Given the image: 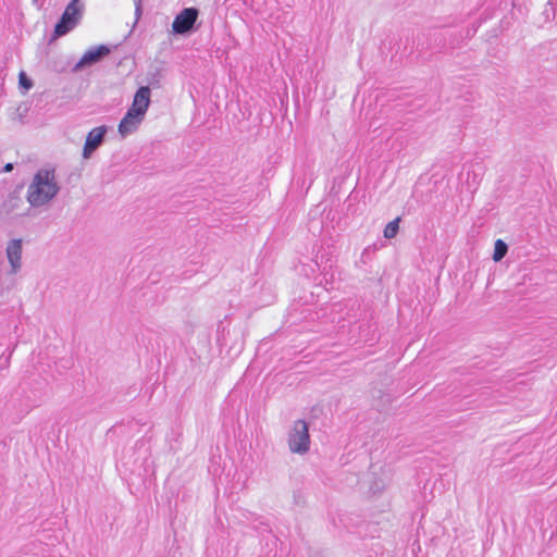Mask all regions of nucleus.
<instances>
[{
    "mask_svg": "<svg viewBox=\"0 0 557 557\" xmlns=\"http://www.w3.org/2000/svg\"><path fill=\"white\" fill-rule=\"evenodd\" d=\"M60 191L55 169L44 166L36 171L27 186L26 200L33 208L48 205Z\"/></svg>",
    "mask_w": 557,
    "mask_h": 557,
    "instance_id": "f257e3e1",
    "label": "nucleus"
},
{
    "mask_svg": "<svg viewBox=\"0 0 557 557\" xmlns=\"http://www.w3.org/2000/svg\"><path fill=\"white\" fill-rule=\"evenodd\" d=\"M333 265V252L329 247L327 250L323 249V251H319L315 258L311 259L309 262H301L298 271L307 278L317 280L318 277H321L319 285H322L326 290H330L334 288L335 275L332 271Z\"/></svg>",
    "mask_w": 557,
    "mask_h": 557,
    "instance_id": "f03ea898",
    "label": "nucleus"
},
{
    "mask_svg": "<svg viewBox=\"0 0 557 557\" xmlns=\"http://www.w3.org/2000/svg\"><path fill=\"white\" fill-rule=\"evenodd\" d=\"M83 11L84 4L81 0H71L54 25L53 37L59 38L73 30L79 23L83 16Z\"/></svg>",
    "mask_w": 557,
    "mask_h": 557,
    "instance_id": "7ed1b4c3",
    "label": "nucleus"
},
{
    "mask_svg": "<svg viewBox=\"0 0 557 557\" xmlns=\"http://www.w3.org/2000/svg\"><path fill=\"white\" fill-rule=\"evenodd\" d=\"M288 448L293 454L304 455L310 449L309 425L302 420H296L288 432Z\"/></svg>",
    "mask_w": 557,
    "mask_h": 557,
    "instance_id": "20e7f679",
    "label": "nucleus"
},
{
    "mask_svg": "<svg viewBox=\"0 0 557 557\" xmlns=\"http://www.w3.org/2000/svg\"><path fill=\"white\" fill-rule=\"evenodd\" d=\"M199 16V10L195 7L183 9L172 23V32L175 35H187L195 30V24Z\"/></svg>",
    "mask_w": 557,
    "mask_h": 557,
    "instance_id": "39448f33",
    "label": "nucleus"
},
{
    "mask_svg": "<svg viewBox=\"0 0 557 557\" xmlns=\"http://www.w3.org/2000/svg\"><path fill=\"white\" fill-rule=\"evenodd\" d=\"M391 469L385 465H371L369 470V493L376 495L382 493L391 481Z\"/></svg>",
    "mask_w": 557,
    "mask_h": 557,
    "instance_id": "423d86ee",
    "label": "nucleus"
},
{
    "mask_svg": "<svg viewBox=\"0 0 557 557\" xmlns=\"http://www.w3.org/2000/svg\"><path fill=\"white\" fill-rule=\"evenodd\" d=\"M111 49L107 45L92 47L82 55L79 61L74 65L73 71L78 72L86 67H90L109 55Z\"/></svg>",
    "mask_w": 557,
    "mask_h": 557,
    "instance_id": "0eeeda50",
    "label": "nucleus"
},
{
    "mask_svg": "<svg viewBox=\"0 0 557 557\" xmlns=\"http://www.w3.org/2000/svg\"><path fill=\"white\" fill-rule=\"evenodd\" d=\"M107 133L108 126L106 125L94 127L91 131L88 132L82 152L84 159L87 160L91 158L94 152L102 146Z\"/></svg>",
    "mask_w": 557,
    "mask_h": 557,
    "instance_id": "6e6552de",
    "label": "nucleus"
},
{
    "mask_svg": "<svg viewBox=\"0 0 557 557\" xmlns=\"http://www.w3.org/2000/svg\"><path fill=\"white\" fill-rule=\"evenodd\" d=\"M151 102V90L149 86H140L134 97L131 107L127 109L131 112L146 116Z\"/></svg>",
    "mask_w": 557,
    "mask_h": 557,
    "instance_id": "1a4fd4ad",
    "label": "nucleus"
},
{
    "mask_svg": "<svg viewBox=\"0 0 557 557\" xmlns=\"http://www.w3.org/2000/svg\"><path fill=\"white\" fill-rule=\"evenodd\" d=\"M144 120H145L144 116L127 110L125 115L122 117V120L119 123V126H117L119 134L122 137H126V136L135 133Z\"/></svg>",
    "mask_w": 557,
    "mask_h": 557,
    "instance_id": "9d476101",
    "label": "nucleus"
},
{
    "mask_svg": "<svg viewBox=\"0 0 557 557\" xmlns=\"http://www.w3.org/2000/svg\"><path fill=\"white\" fill-rule=\"evenodd\" d=\"M8 260L11 264L12 272L15 273L21 267L22 240L12 239L7 247Z\"/></svg>",
    "mask_w": 557,
    "mask_h": 557,
    "instance_id": "9b49d317",
    "label": "nucleus"
},
{
    "mask_svg": "<svg viewBox=\"0 0 557 557\" xmlns=\"http://www.w3.org/2000/svg\"><path fill=\"white\" fill-rule=\"evenodd\" d=\"M13 348L0 344V379H3V372L8 370Z\"/></svg>",
    "mask_w": 557,
    "mask_h": 557,
    "instance_id": "f8f14e48",
    "label": "nucleus"
},
{
    "mask_svg": "<svg viewBox=\"0 0 557 557\" xmlns=\"http://www.w3.org/2000/svg\"><path fill=\"white\" fill-rule=\"evenodd\" d=\"M508 246L503 239H497L494 245L493 260L498 262L500 261L507 253Z\"/></svg>",
    "mask_w": 557,
    "mask_h": 557,
    "instance_id": "ddd939ff",
    "label": "nucleus"
},
{
    "mask_svg": "<svg viewBox=\"0 0 557 557\" xmlns=\"http://www.w3.org/2000/svg\"><path fill=\"white\" fill-rule=\"evenodd\" d=\"M399 222H400V218L398 216L386 224L384 232H383L385 238L392 239L397 235V233L399 231Z\"/></svg>",
    "mask_w": 557,
    "mask_h": 557,
    "instance_id": "4468645a",
    "label": "nucleus"
},
{
    "mask_svg": "<svg viewBox=\"0 0 557 557\" xmlns=\"http://www.w3.org/2000/svg\"><path fill=\"white\" fill-rule=\"evenodd\" d=\"M18 86L23 92L28 91L33 87V81L27 76L24 71L18 74Z\"/></svg>",
    "mask_w": 557,
    "mask_h": 557,
    "instance_id": "2eb2a0df",
    "label": "nucleus"
},
{
    "mask_svg": "<svg viewBox=\"0 0 557 557\" xmlns=\"http://www.w3.org/2000/svg\"><path fill=\"white\" fill-rule=\"evenodd\" d=\"M59 363L62 369H70L73 366V359L71 357H63Z\"/></svg>",
    "mask_w": 557,
    "mask_h": 557,
    "instance_id": "dca6fc26",
    "label": "nucleus"
},
{
    "mask_svg": "<svg viewBox=\"0 0 557 557\" xmlns=\"http://www.w3.org/2000/svg\"><path fill=\"white\" fill-rule=\"evenodd\" d=\"M550 11L554 13L555 9H554L552 2L548 1L547 4H546L544 13L548 16V13H550Z\"/></svg>",
    "mask_w": 557,
    "mask_h": 557,
    "instance_id": "f3484780",
    "label": "nucleus"
},
{
    "mask_svg": "<svg viewBox=\"0 0 557 557\" xmlns=\"http://www.w3.org/2000/svg\"><path fill=\"white\" fill-rule=\"evenodd\" d=\"M13 163H7L3 168H2V172L4 173H9L13 170Z\"/></svg>",
    "mask_w": 557,
    "mask_h": 557,
    "instance_id": "a211bd4d",
    "label": "nucleus"
},
{
    "mask_svg": "<svg viewBox=\"0 0 557 557\" xmlns=\"http://www.w3.org/2000/svg\"><path fill=\"white\" fill-rule=\"evenodd\" d=\"M478 27H473L472 29H468L467 36L471 37L474 33H476Z\"/></svg>",
    "mask_w": 557,
    "mask_h": 557,
    "instance_id": "6ab92c4d",
    "label": "nucleus"
},
{
    "mask_svg": "<svg viewBox=\"0 0 557 557\" xmlns=\"http://www.w3.org/2000/svg\"><path fill=\"white\" fill-rule=\"evenodd\" d=\"M371 250V247H367L364 248L363 252H362V257H364L369 251Z\"/></svg>",
    "mask_w": 557,
    "mask_h": 557,
    "instance_id": "aec40b11",
    "label": "nucleus"
},
{
    "mask_svg": "<svg viewBox=\"0 0 557 557\" xmlns=\"http://www.w3.org/2000/svg\"><path fill=\"white\" fill-rule=\"evenodd\" d=\"M140 12V4L138 3L136 7V13L138 14Z\"/></svg>",
    "mask_w": 557,
    "mask_h": 557,
    "instance_id": "412c9836",
    "label": "nucleus"
},
{
    "mask_svg": "<svg viewBox=\"0 0 557 557\" xmlns=\"http://www.w3.org/2000/svg\"><path fill=\"white\" fill-rule=\"evenodd\" d=\"M249 375H250V374H249V372H248V373H245V379H246V380H250V379H249Z\"/></svg>",
    "mask_w": 557,
    "mask_h": 557,
    "instance_id": "4be33fe9",
    "label": "nucleus"
}]
</instances>
